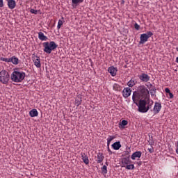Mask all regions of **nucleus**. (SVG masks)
<instances>
[{
    "label": "nucleus",
    "mask_w": 178,
    "mask_h": 178,
    "mask_svg": "<svg viewBox=\"0 0 178 178\" xmlns=\"http://www.w3.org/2000/svg\"><path fill=\"white\" fill-rule=\"evenodd\" d=\"M81 102H83V96L81 95H79L75 99V105H76V106H79V105H81Z\"/></svg>",
    "instance_id": "nucleus-17"
},
{
    "label": "nucleus",
    "mask_w": 178,
    "mask_h": 178,
    "mask_svg": "<svg viewBox=\"0 0 178 178\" xmlns=\"http://www.w3.org/2000/svg\"><path fill=\"white\" fill-rule=\"evenodd\" d=\"M104 158H105L104 156V154L101 153V152H99L97 153V163H102L103 161H104Z\"/></svg>",
    "instance_id": "nucleus-15"
},
{
    "label": "nucleus",
    "mask_w": 178,
    "mask_h": 178,
    "mask_svg": "<svg viewBox=\"0 0 178 178\" xmlns=\"http://www.w3.org/2000/svg\"><path fill=\"white\" fill-rule=\"evenodd\" d=\"M107 150L108 152H109V155H112L113 152L112 150H111V149L109 148V146H107Z\"/></svg>",
    "instance_id": "nucleus-34"
},
{
    "label": "nucleus",
    "mask_w": 178,
    "mask_h": 178,
    "mask_svg": "<svg viewBox=\"0 0 178 178\" xmlns=\"http://www.w3.org/2000/svg\"><path fill=\"white\" fill-rule=\"evenodd\" d=\"M141 155H143V152H141V151L135 152L132 154L131 158L134 161L136 158H141Z\"/></svg>",
    "instance_id": "nucleus-16"
},
{
    "label": "nucleus",
    "mask_w": 178,
    "mask_h": 178,
    "mask_svg": "<svg viewBox=\"0 0 178 178\" xmlns=\"http://www.w3.org/2000/svg\"><path fill=\"white\" fill-rule=\"evenodd\" d=\"M38 38L41 41H47V40H48V37L45 36L44 35V33H42V32H39L38 33Z\"/></svg>",
    "instance_id": "nucleus-21"
},
{
    "label": "nucleus",
    "mask_w": 178,
    "mask_h": 178,
    "mask_svg": "<svg viewBox=\"0 0 178 178\" xmlns=\"http://www.w3.org/2000/svg\"><path fill=\"white\" fill-rule=\"evenodd\" d=\"M131 95V89L130 88H126L122 91V95L124 98H129Z\"/></svg>",
    "instance_id": "nucleus-11"
},
{
    "label": "nucleus",
    "mask_w": 178,
    "mask_h": 178,
    "mask_svg": "<svg viewBox=\"0 0 178 178\" xmlns=\"http://www.w3.org/2000/svg\"><path fill=\"white\" fill-rule=\"evenodd\" d=\"M148 151H149V152H150V154L154 153V147L149 148V149H148Z\"/></svg>",
    "instance_id": "nucleus-36"
},
{
    "label": "nucleus",
    "mask_w": 178,
    "mask_h": 178,
    "mask_svg": "<svg viewBox=\"0 0 178 178\" xmlns=\"http://www.w3.org/2000/svg\"><path fill=\"white\" fill-rule=\"evenodd\" d=\"M137 92L139 97H142V99H149V91L145 88V86L143 85L139 86Z\"/></svg>",
    "instance_id": "nucleus-4"
},
{
    "label": "nucleus",
    "mask_w": 178,
    "mask_h": 178,
    "mask_svg": "<svg viewBox=\"0 0 178 178\" xmlns=\"http://www.w3.org/2000/svg\"><path fill=\"white\" fill-rule=\"evenodd\" d=\"M9 9H15L16 8V1L15 0H6Z\"/></svg>",
    "instance_id": "nucleus-12"
},
{
    "label": "nucleus",
    "mask_w": 178,
    "mask_h": 178,
    "mask_svg": "<svg viewBox=\"0 0 178 178\" xmlns=\"http://www.w3.org/2000/svg\"><path fill=\"white\" fill-rule=\"evenodd\" d=\"M10 62L13 63V65H19V58L16 56H13L10 58Z\"/></svg>",
    "instance_id": "nucleus-22"
},
{
    "label": "nucleus",
    "mask_w": 178,
    "mask_h": 178,
    "mask_svg": "<svg viewBox=\"0 0 178 178\" xmlns=\"http://www.w3.org/2000/svg\"><path fill=\"white\" fill-rule=\"evenodd\" d=\"M161 108H162V104L159 102H156L154 104V107L153 108L154 114L156 115L159 113V112H161Z\"/></svg>",
    "instance_id": "nucleus-8"
},
{
    "label": "nucleus",
    "mask_w": 178,
    "mask_h": 178,
    "mask_svg": "<svg viewBox=\"0 0 178 178\" xmlns=\"http://www.w3.org/2000/svg\"><path fill=\"white\" fill-rule=\"evenodd\" d=\"M176 153H177V155H178V147L176 149Z\"/></svg>",
    "instance_id": "nucleus-40"
},
{
    "label": "nucleus",
    "mask_w": 178,
    "mask_h": 178,
    "mask_svg": "<svg viewBox=\"0 0 178 178\" xmlns=\"http://www.w3.org/2000/svg\"><path fill=\"white\" fill-rule=\"evenodd\" d=\"M127 86L129 87H134V86H136V81H134V79H131L128 83H127Z\"/></svg>",
    "instance_id": "nucleus-24"
},
{
    "label": "nucleus",
    "mask_w": 178,
    "mask_h": 178,
    "mask_svg": "<svg viewBox=\"0 0 178 178\" xmlns=\"http://www.w3.org/2000/svg\"><path fill=\"white\" fill-rule=\"evenodd\" d=\"M126 169H127L128 170H133V169H134V164H127V165H125Z\"/></svg>",
    "instance_id": "nucleus-26"
},
{
    "label": "nucleus",
    "mask_w": 178,
    "mask_h": 178,
    "mask_svg": "<svg viewBox=\"0 0 178 178\" xmlns=\"http://www.w3.org/2000/svg\"><path fill=\"white\" fill-rule=\"evenodd\" d=\"M62 26H63V20H59L58 25H57V28L59 30V29H60V27H62Z\"/></svg>",
    "instance_id": "nucleus-28"
},
{
    "label": "nucleus",
    "mask_w": 178,
    "mask_h": 178,
    "mask_svg": "<svg viewBox=\"0 0 178 178\" xmlns=\"http://www.w3.org/2000/svg\"><path fill=\"white\" fill-rule=\"evenodd\" d=\"M153 104L154 101L149 100V99H140L136 106L138 108V112H140V113H146V112H148V111L151 109Z\"/></svg>",
    "instance_id": "nucleus-1"
},
{
    "label": "nucleus",
    "mask_w": 178,
    "mask_h": 178,
    "mask_svg": "<svg viewBox=\"0 0 178 178\" xmlns=\"http://www.w3.org/2000/svg\"><path fill=\"white\" fill-rule=\"evenodd\" d=\"M165 91L166 94H170V89H169L168 88H166L165 89Z\"/></svg>",
    "instance_id": "nucleus-35"
},
{
    "label": "nucleus",
    "mask_w": 178,
    "mask_h": 178,
    "mask_svg": "<svg viewBox=\"0 0 178 178\" xmlns=\"http://www.w3.org/2000/svg\"><path fill=\"white\" fill-rule=\"evenodd\" d=\"M128 123H129V122H127V120H123L121 122L122 126H127Z\"/></svg>",
    "instance_id": "nucleus-30"
},
{
    "label": "nucleus",
    "mask_w": 178,
    "mask_h": 178,
    "mask_svg": "<svg viewBox=\"0 0 178 178\" xmlns=\"http://www.w3.org/2000/svg\"><path fill=\"white\" fill-rule=\"evenodd\" d=\"M30 12H31V13H33V15H37V13H38V10H34V9H33V8H31V9L30 10Z\"/></svg>",
    "instance_id": "nucleus-31"
},
{
    "label": "nucleus",
    "mask_w": 178,
    "mask_h": 178,
    "mask_svg": "<svg viewBox=\"0 0 178 178\" xmlns=\"http://www.w3.org/2000/svg\"><path fill=\"white\" fill-rule=\"evenodd\" d=\"M115 138H116V137L111 136H110L108 138V139H107V147H109V145H111V141H112V140H115Z\"/></svg>",
    "instance_id": "nucleus-25"
},
{
    "label": "nucleus",
    "mask_w": 178,
    "mask_h": 178,
    "mask_svg": "<svg viewBox=\"0 0 178 178\" xmlns=\"http://www.w3.org/2000/svg\"><path fill=\"white\" fill-rule=\"evenodd\" d=\"M10 77L14 83H22L26 77V73L23 71H14Z\"/></svg>",
    "instance_id": "nucleus-2"
},
{
    "label": "nucleus",
    "mask_w": 178,
    "mask_h": 178,
    "mask_svg": "<svg viewBox=\"0 0 178 178\" xmlns=\"http://www.w3.org/2000/svg\"><path fill=\"white\" fill-rule=\"evenodd\" d=\"M0 8H3V0H0Z\"/></svg>",
    "instance_id": "nucleus-37"
},
{
    "label": "nucleus",
    "mask_w": 178,
    "mask_h": 178,
    "mask_svg": "<svg viewBox=\"0 0 178 178\" xmlns=\"http://www.w3.org/2000/svg\"><path fill=\"white\" fill-rule=\"evenodd\" d=\"M139 79L144 83H148V81H149L150 77L148 76V74L143 73L141 75H139Z\"/></svg>",
    "instance_id": "nucleus-10"
},
{
    "label": "nucleus",
    "mask_w": 178,
    "mask_h": 178,
    "mask_svg": "<svg viewBox=\"0 0 178 178\" xmlns=\"http://www.w3.org/2000/svg\"><path fill=\"white\" fill-rule=\"evenodd\" d=\"M9 79H10L9 72L6 70H1L0 72V82L2 83V84H8V83H9Z\"/></svg>",
    "instance_id": "nucleus-5"
},
{
    "label": "nucleus",
    "mask_w": 178,
    "mask_h": 178,
    "mask_svg": "<svg viewBox=\"0 0 178 178\" xmlns=\"http://www.w3.org/2000/svg\"><path fill=\"white\" fill-rule=\"evenodd\" d=\"M134 27H135L136 30H140V25H138V24L135 23Z\"/></svg>",
    "instance_id": "nucleus-33"
},
{
    "label": "nucleus",
    "mask_w": 178,
    "mask_h": 178,
    "mask_svg": "<svg viewBox=\"0 0 178 178\" xmlns=\"http://www.w3.org/2000/svg\"><path fill=\"white\" fill-rule=\"evenodd\" d=\"M168 95H169V98H170V99H172L173 98V93H172V92H170V93H168Z\"/></svg>",
    "instance_id": "nucleus-38"
},
{
    "label": "nucleus",
    "mask_w": 178,
    "mask_h": 178,
    "mask_svg": "<svg viewBox=\"0 0 178 178\" xmlns=\"http://www.w3.org/2000/svg\"><path fill=\"white\" fill-rule=\"evenodd\" d=\"M44 52L46 54H51L52 51H55L58 48V44L55 42L51 41L50 42H45L43 43Z\"/></svg>",
    "instance_id": "nucleus-3"
},
{
    "label": "nucleus",
    "mask_w": 178,
    "mask_h": 178,
    "mask_svg": "<svg viewBox=\"0 0 178 178\" xmlns=\"http://www.w3.org/2000/svg\"><path fill=\"white\" fill-rule=\"evenodd\" d=\"M112 148H113V149H115V151H118L119 149H120V148L122 147V145H120V142L118 141V142H115L112 145H111Z\"/></svg>",
    "instance_id": "nucleus-19"
},
{
    "label": "nucleus",
    "mask_w": 178,
    "mask_h": 178,
    "mask_svg": "<svg viewBox=\"0 0 178 178\" xmlns=\"http://www.w3.org/2000/svg\"><path fill=\"white\" fill-rule=\"evenodd\" d=\"M177 51H178V47H177Z\"/></svg>",
    "instance_id": "nucleus-42"
},
{
    "label": "nucleus",
    "mask_w": 178,
    "mask_h": 178,
    "mask_svg": "<svg viewBox=\"0 0 178 178\" xmlns=\"http://www.w3.org/2000/svg\"><path fill=\"white\" fill-rule=\"evenodd\" d=\"M122 163L124 168H126L127 165H130V163H131V161L130 160V156L123 158L122 159Z\"/></svg>",
    "instance_id": "nucleus-13"
},
{
    "label": "nucleus",
    "mask_w": 178,
    "mask_h": 178,
    "mask_svg": "<svg viewBox=\"0 0 178 178\" xmlns=\"http://www.w3.org/2000/svg\"><path fill=\"white\" fill-rule=\"evenodd\" d=\"M152 35H154V33H152V32L151 31H148L146 33L141 34L140 37V40L139 42V44H145V42L148 41V38H150V37H152Z\"/></svg>",
    "instance_id": "nucleus-6"
},
{
    "label": "nucleus",
    "mask_w": 178,
    "mask_h": 178,
    "mask_svg": "<svg viewBox=\"0 0 178 178\" xmlns=\"http://www.w3.org/2000/svg\"><path fill=\"white\" fill-rule=\"evenodd\" d=\"M149 86H150L151 87H152V84L150 83Z\"/></svg>",
    "instance_id": "nucleus-41"
},
{
    "label": "nucleus",
    "mask_w": 178,
    "mask_h": 178,
    "mask_svg": "<svg viewBox=\"0 0 178 178\" xmlns=\"http://www.w3.org/2000/svg\"><path fill=\"white\" fill-rule=\"evenodd\" d=\"M108 72L113 77H115V76H116V72H118V70L115 68V67L111 66L108 67Z\"/></svg>",
    "instance_id": "nucleus-14"
},
{
    "label": "nucleus",
    "mask_w": 178,
    "mask_h": 178,
    "mask_svg": "<svg viewBox=\"0 0 178 178\" xmlns=\"http://www.w3.org/2000/svg\"><path fill=\"white\" fill-rule=\"evenodd\" d=\"M29 115L31 116V118H36L37 116H38V111H37V109L33 108L30 111Z\"/></svg>",
    "instance_id": "nucleus-20"
},
{
    "label": "nucleus",
    "mask_w": 178,
    "mask_h": 178,
    "mask_svg": "<svg viewBox=\"0 0 178 178\" xmlns=\"http://www.w3.org/2000/svg\"><path fill=\"white\" fill-rule=\"evenodd\" d=\"M81 156L84 163L86 165H88L90 163V160H88V156L87 154H86V153H81Z\"/></svg>",
    "instance_id": "nucleus-18"
},
{
    "label": "nucleus",
    "mask_w": 178,
    "mask_h": 178,
    "mask_svg": "<svg viewBox=\"0 0 178 178\" xmlns=\"http://www.w3.org/2000/svg\"><path fill=\"white\" fill-rule=\"evenodd\" d=\"M140 98L143 99V97L138 95V92H134L133 96H132V99L134 102L137 105L138 102H140Z\"/></svg>",
    "instance_id": "nucleus-7"
},
{
    "label": "nucleus",
    "mask_w": 178,
    "mask_h": 178,
    "mask_svg": "<svg viewBox=\"0 0 178 178\" xmlns=\"http://www.w3.org/2000/svg\"><path fill=\"white\" fill-rule=\"evenodd\" d=\"M33 60L34 62V65L35 66H36V67H41V61L40 60V57L33 54Z\"/></svg>",
    "instance_id": "nucleus-9"
},
{
    "label": "nucleus",
    "mask_w": 178,
    "mask_h": 178,
    "mask_svg": "<svg viewBox=\"0 0 178 178\" xmlns=\"http://www.w3.org/2000/svg\"><path fill=\"white\" fill-rule=\"evenodd\" d=\"M138 166H141L143 165V162L142 161H139L137 163Z\"/></svg>",
    "instance_id": "nucleus-39"
},
{
    "label": "nucleus",
    "mask_w": 178,
    "mask_h": 178,
    "mask_svg": "<svg viewBox=\"0 0 178 178\" xmlns=\"http://www.w3.org/2000/svg\"><path fill=\"white\" fill-rule=\"evenodd\" d=\"M106 169H107L106 165H104L103 168H102V172L104 173H106L108 172V170H106Z\"/></svg>",
    "instance_id": "nucleus-32"
},
{
    "label": "nucleus",
    "mask_w": 178,
    "mask_h": 178,
    "mask_svg": "<svg viewBox=\"0 0 178 178\" xmlns=\"http://www.w3.org/2000/svg\"><path fill=\"white\" fill-rule=\"evenodd\" d=\"M0 60H2L3 62L9 63V62H10V58H3V57H1Z\"/></svg>",
    "instance_id": "nucleus-29"
},
{
    "label": "nucleus",
    "mask_w": 178,
    "mask_h": 178,
    "mask_svg": "<svg viewBox=\"0 0 178 178\" xmlns=\"http://www.w3.org/2000/svg\"><path fill=\"white\" fill-rule=\"evenodd\" d=\"M152 97H154L156 94V88H152L149 90Z\"/></svg>",
    "instance_id": "nucleus-27"
},
{
    "label": "nucleus",
    "mask_w": 178,
    "mask_h": 178,
    "mask_svg": "<svg viewBox=\"0 0 178 178\" xmlns=\"http://www.w3.org/2000/svg\"><path fill=\"white\" fill-rule=\"evenodd\" d=\"M83 2H84V0H72V5L76 7L80 3H83Z\"/></svg>",
    "instance_id": "nucleus-23"
}]
</instances>
